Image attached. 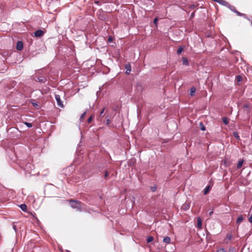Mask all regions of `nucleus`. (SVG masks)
<instances>
[{
  "instance_id": "nucleus-11",
  "label": "nucleus",
  "mask_w": 252,
  "mask_h": 252,
  "mask_svg": "<svg viewBox=\"0 0 252 252\" xmlns=\"http://www.w3.org/2000/svg\"><path fill=\"white\" fill-rule=\"evenodd\" d=\"M20 208L24 212H26L27 211V206L26 204H21L20 206Z\"/></svg>"
},
{
  "instance_id": "nucleus-9",
  "label": "nucleus",
  "mask_w": 252,
  "mask_h": 252,
  "mask_svg": "<svg viewBox=\"0 0 252 252\" xmlns=\"http://www.w3.org/2000/svg\"><path fill=\"white\" fill-rule=\"evenodd\" d=\"M104 111H105V108H102V109L101 110V111H100V114H99V117H98V120L99 121H101L100 120V118H103V116H104V115H103V113L104 112Z\"/></svg>"
},
{
  "instance_id": "nucleus-38",
  "label": "nucleus",
  "mask_w": 252,
  "mask_h": 252,
  "mask_svg": "<svg viewBox=\"0 0 252 252\" xmlns=\"http://www.w3.org/2000/svg\"><path fill=\"white\" fill-rule=\"evenodd\" d=\"M245 107L248 108L249 107V105L248 104H245Z\"/></svg>"
},
{
  "instance_id": "nucleus-1",
  "label": "nucleus",
  "mask_w": 252,
  "mask_h": 252,
  "mask_svg": "<svg viewBox=\"0 0 252 252\" xmlns=\"http://www.w3.org/2000/svg\"><path fill=\"white\" fill-rule=\"evenodd\" d=\"M70 202H71V207L74 209H76L77 210L81 211L82 210V203L81 202L71 200Z\"/></svg>"
},
{
  "instance_id": "nucleus-26",
  "label": "nucleus",
  "mask_w": 252,
  "mask_h": 252,
  "mask_svg": "<svg viewBox=\"0 0 252 252\" xmlns=\"http://www.w3.org/2000/svg\"><path fill=\"white\" fill-rule=\"evenodd\" d=\"M217 252H226L224 249H220L217 250Z\"/></svg>"
},
{
  "instance_id": "nucleus-40",
  "label": "nucleus",
  "mask_w": 252,
  "mask_h": 252,
  "mask_svg": "<svg viewBox=\"0 0 252 252\" xmlns=\"http://www.w3.org/2000/svg\"><path fill=\"white\" fill-rule=\"evenodd\" d=\"M13 227H14V229L15 230V229H16V227H15V226H13Z\"/></svg>"
},
{
  "instance_id": "nucleus-10",
  "label": "nucleus",
  "mask_w": 252,
  "mask_h": 252,
  "mask_svg": "<svg viewBox=\"0 0 252 252\" xmlns=\"http://www.w3.org/2000/svg\"><path fill=\"white\" fill-rule=\"evenodd\" d=\"M243 220V217H242V216H239V217L238 218V219L236 220V223L238 224H240L241 222H242V221Z\"/></svg>"
},
{
  "instance_id": "nucleus-12",
  "label": "nucleus",
  "mask_w": 252,
  "mask_h": 252,
  "mask_svg": "<svg viewBox=\"0 0 252 252\" xmlns=\"http://www.w3.org/2000/svg\"><path fill=\"white\" fill-rule=\"evenodd\" d=\"M131 71V68L130 65L128 66H126V73L127 74H129Z\"/></svg>"
},
{
  "instance_id": "nucleus-3",
  "label": "nucleus",
  "mask_w": 252,
  "mask_h": 252,
  "mask_svg": "<svg viewBox=\"0 0 252 252\" xmlns=\"http://www.w3.org/2000/svg\"><path fill=\"white\" fill-rule=\"evenodd\" d=\"M34 34L35 37H41L44 34V32L41 30H38L34 32Z\"/></svg>"
},
{
  "instance_id": "nucleus-8",
  "label": "nucleus",
  "mask_w": 252,
  "mask_h": 252,
  "mask_svg": "<svg viewBox=\"0 0 252 252\" xmlns=\"http://www.w3.org/2000/svg\"><path fill=\"white\" fill-rule=\"evenodd\" d=\"M196 92V89L195 87H191L190 90V95L193 96L195 94Z\"/></svg>"
},
{
  "instance_id": "nucleus-36",
  "label": "nucleus",
  "mask_w": 252,
  "mask_h": 252,
  "mask_svg": "<svg viewBox=\"0 0 252 252\" xmlns=\"http://www.w3.org/2000/svg\"><path fill=\"white\" fill-rule=\"evenodd\" d=\"M31 166H32V165H31V164L27 165H26V168H27L28 167V166H29V167H30Z\"/></svg>"
},
{
  "instance_id": "nucleus-29",
  "label": "nucleus",
  "mask_w": 252,
  "mask_h": 252,
  "mask_svg": "<svg viewBox=\"0 0 252 252\" xmlns=\"http://www.w3.org/2000/svg\"><path fill=\"white\" fill-rule=\"evenodd\" d=\"M110 123H111L110 120L109 119H107V120H106V125L109 126L110 124Z\"/></svg>"
},
{
  "instance_id": "nucleus-28",
  "label": "nucleus",
  "mask_w": 252,
  "mask_h": 252,
  "mask_svg": "<svg viewBox=\"0 0 252 252\" xmlns=\"http://www.w3.org/2000/svg\"><path fill=\"white\" fill-rule=\"evenodd\" d=\"M158 18H155L154 19V23L157 25V23H158Z\"/></svg>"
},
{
  "instance_id": "nucleus-30",
  "label": "nucleus",
  "mask_w": 252,
  "mask_h": 252,
  "mask_svg": "<svg viewBox=\"0 0 252 252\" xmlns=\"http://www.w3.org/2000/svg\"><path fill=\"white\" fill-rule=\"evenodd\" d=\"M249 221L252 223V214L250 216V218H249Z\"/></svg>"
},
{
  "instance_id": "nucleus-27",
  "label": "nucleus",
  "mask_w": 252,
  "mask_h": 252,
  "mask_svg": "<svg viewBox=\"0 0 252 252\" xmlns=\"http://www.w3.org/2000/svg\"><path fill=\"white\" fill-rule=\"evenodd\" d=\"M108 41L109 42H112L113 41V38L111 36H110L109 37H108Z\"/></svg>"
},
{
  "instance_id": "nucleus-41",
  "label": "nucleus",
  "mask_w": 252,
  "mask_h": 252,
  "mask_svg": "<svg viewBox=\"0 0 252 252\" xmlns=\"http://www.w3.org/2000/svg\"><path fill=\"white\" fill-rule=\"evenodd\" d=\"M155 190V188H153V191Z\"/></svg>"
},
{
  "instance_id": "nucleus-42",
  "label": "nucleus",
  "mask_w": 252,
  "mask_h": 252,
  "mask_svg": "<svg viewBox=\"0 0 252 252\" xmlns=\"http://www.w3.org/2000/svg\"><path fill=\"white\" fill-rule=\"evenodd\" d=\"M155 190V188H153V191Z\"/></svg>"
},
{
  "instance_id": "nucleus-5",
  "label": "nucleus",
  "mask_w": 252,
  "mask_h": 252,
  "mask_svg": "<svg viewBox=\"0 0 252 252\" xmlns=\"http://www.w3.org/2000/svg\"><path fill=\"white\" fill-rule=\"evenodd\" d=\"M197 227L200 229L202 228V220L199 217L197 218Z\"/></svg>"
},
{
  "instance_id": "nucleus-23",
  "label": "nucleus",
  "mask_w": 252,
  "mask_h": 252,
  "mask_svg": "<svg viewBox=\"0 0 252 252\" xmlns=\"http://www.w3.org/2000/svg\"><path fill=\"white\" fill-rule=\"evenodd\" d=\"M94 119V116L93 115H92L91 116H90L89 119H88V123H90L92 120Z\"/></svg>"
},
{
  "instance_id": "nucleus-13",
  "label": "nucleus",
  "mask_w": 252,
  "mask_h": 252,
  "mask_svg": "<svg viewBox=\"0 0 252 252\" xmlns=\"http://www.w3.org/2000/svg\"><path fill=\"white\" fill-rule=\"evenodd\" d=\"M209 191H210V186H208L204 189V194H207L209 192Z\"/></svg>"
},
{
  "instance_id": "nucleus-24",
  "label": "nucleus",
  "mask_w": 252,
  "mask_h": 252,
  "mask_svg": "<svg viewBox=\"0 0 252 252\" xmlns=\"http://www.w3.org/2000/svg\"><path fill=\"white\" fill-rule=\"evenodd\" d=\"M242 80V77L240 75L237 76V81L238 82H241Z\"/></svg>"
},
{
  "instance_id": "nucleus-25",
  "label": "nucleus",
  "mask_w": 252,
  "mask_h": 252,
  "mask_svg": "<svg viewBox=\"0 0 252 252\" xmlns=\"http://www.w3.org/2000/svg\"><path fill=\"white\" fill-rule=\"evenodd\" d=\"M86 112H84L81 116L80 117V120L81 121H82V120L84 119V118L85 117V115H86Z\"/></svg>"
},
{
  "instance_id": "nucleus-6",
  "label": "nucleus",
  "mask_w": 252,
  "mask_h": 252,
  "mask_svg": "<svg viewBox=\"0 0 252 252\" xmlns=\"http://www.w3.org/2000/svg\"><path fill=\"white\" fill-rule=\"evenodd\" d=\"M183 64L185 65L188 66L189 65V61L187 58L183 57L182 58Z\"/></svg>"
},
{
  "instance_id": "nucleus-35",
  "label": "nucleus",
  "mask_w": 252,
  "mask_h": 252,
  "mask_svg": "<svg viewBox=\"0 0 252 252\" xmlns=\"http://www.w3.org/2000/svg\"><path fill=\"white\" fill-rule=\"evenodd\" d=\"M234 252V249H230V250H229V252Z\"/></svg>"
},
{
  "instance_id": "nucleus-17",
  "label": "nucleus",
  "mask_w": 252,
  "mask_h": 252,
  "mask_svg": "<svg viewBox=\"0 0 252 252\" xmlns=\"http://www.w3.org/2000/svg\"><path fill=\"white\" fill-rule=\"evenodd\" d=\"M183 50H184V49L182 47H180L177 50V53L178 54H180L182 53V52L183 51Z\"/></svg>"
},
{
  "instance_id": "nucleus-33",
  "label": "nucleus",
  "mask_w": 252,
  "mask_h": 252,
  "mask_svg": "<svg viewBox=\"0 0 252 252\" xmlns=\"http://www.w3.org/2000/svg\"><path fill=\"white\" fill-rule=\"evenodd\" d=\"M213 214V210H212L209 213V215L211 216Z\"/></svg>"
},
{
  "instance_id": "nucleus-39",
  "label": "nucleus",
  "mask_w": 252,
  "mask_h": 252,
  "mask_svg": "<svg viewBox=\"0 0 252 252\" xmlns=\"http://www.w3.org/2000/svg\"><path fill=\"white\" fill-rule=\"evenodd\" d=\"M193 15H194V13H192V14H191V17H193Z\"/></svg>"
},
{
  "instance_id": "nucleus-16",
  "label": "nucleus",
  "mask_w": 252,
  "mask_h": 252,
  "mask_svg": "<svg viewBox=\"0 0 252 252\" xmlns=\"http://www.w3.org/2000/svg\"><path fill=\"white\" fill-rule=\"evenodd\" d=\"M232 238V235L231 234L228 233L226 236V240H231Z\"/></svg>"
},
{
  "instance_id": "nucleus-37",
  "label": "nucleus",
  "mask_w": 252,
  "mask_h": 252,
  "mask_svg": "<svg viewBox=\"0 0 252 252\" xmlns=\"http://www.w3.org/2000/svg\"><path fill=\"white\" fill-rule=\"evenodd\" d=\"M205 127L204 126L202 127H201V130H205Z\"/></svg>"
},
{
  "instance_id": "nucleus-32",
  "label": "nucleus",
  "mask_w": 252,
  "mask_h": 252,
  "mask_svg": "<svg viewBox=\"0 0 252 252\" xmlns=\"http://www.w3.org/2000/svg\"><path fill=\"white\" fill-rule=\"evenodd\" d=\"M108 172L107 171H106L104 175L105 177H107L108 176Z\"/></svg>"
},
{
  "instance_id": "nucleus-4",
  "label": "nucleus",
  "mask_w": 252,
  "mask_h": 252,
  "mask_svg": "<svg viewBox=\"0 0 252 252\" xmlns=\"http://www.w3.org/2000/svg\"><path fill=\"white\" fill-rule=\"evenodd\" d=\"M17 49L19 51H21L23 48V44L22 41H18L16 45Z\"/></svg>"
},
{
  "instance_id": "nucleus-2",
  "label": "nucleus",
  "mask_w": 252,
  "mask_h": 252,
  "mask_svg": "<svg viewBox=\"0 0 252 252\" xmlns=\"http://www.w3.org/2000/svg\"><path fill=\"white\" fill-rule=\"evenodd\" d=\"M55 99L57 101L58 105L60 107H63V102L62 101L61 99L60 95L59 94H55Z\"/></svg>"
},
{
  "instance_id": "nucleus-21",
  "label": "nucleus",
  "mask_w": 252,
  "mask_h": 252,
  "mask_svg": "<svg viewBox=\"0 0 252 252\" xmlns=\"http://www.w3.org/2000/svg\"><path fill=\"white\" fill-rule=\"evenodd\" d=\"M214 1L218 2V3L222 4H223L224 3H225V1L223 0H214Z\"/></svg>"
},
{
  "instance_id": "nucleus-31",
  "label": "nucleus",
  "mask_w": 252,
  "mask_h": 252,
  "mask_svg": "<svg viewBox=\"0 0 252 252\" xmlns=\"http://www.w3.org/2000/svg\"><path fill=\"white\" fill-rule=\"evenodd\" d=\"M234 12L237 14L238 15L241 16L242 14L237 10H234Z\"/></svg>"
},
{
  "instance_id": "nucleus-15",
  "label": "nucleus",
  "mask_w": 252,
  "mask_h": 252,
  "mask_svg": "<svg viewBox=\"0 0 252 252\" xmlns=\"http://www.w3.org/2000/svg\"><path fill=\"white\" fill-rule=\"evenodd\" d=\"M243 160H239L238 163L237 164V168H241L243 165Z\"/></svg>"
},
{
  "instance_id": "nucleus-20",
  "label": "nucleus",
  "mask_w": 252,
  "mask_h": 252,
  "mask_svg": "<svg viewBox=\"0 0 252 252\" xmlns=\"http://www.w3.org/2000/svg\"><path fill=\"white\" fill-rule=\"evenodd\" d=\"M233 136L237 139H240V137L238 135V134L237 133V132H233Z\"/></svg>"
},
{
  "instance_id": "nucleus-18",
  "label": "nucleus",
  "mask_w": 252,
  "mask_h": 252,
  "mask_svg": "<svg viewBox=\"0 0 252 252\" xmlns=\"http://www.w3.org/2000/svg\"><path fill=\"white\" fill-rule=\"evenodd\" d=\"M154 240V238L152 236H149L148 238H147V243H150L151 242H152Z\"/></svg>"
},
{
  "instance_id": "nucleus-7",
  "label": "nucleus",
  "mask_w": 252,
  "mask_h": 252,
  "mask_svg": "<svg viewBox=\"0 0 252 252\" xmlns=\"http://www.w3.org/2000/svg\"><path fill=\"white\" fill-rule=\"evenodd\" d=\"M170 238L168 236H166L164 237L163 239V241L166 244H169L170 243Z\"/></svg>"
},
{
  "instance_id": "nucleus-34",
  "label": "nucleus",
  "mask_w": 252,
  "mask_h": 252,
  "mask_svg": "<svg viewBox=\"0 0 252 252\" xmlns=\"http://www.w3.org/2000/svg\"><path fill=\"white\" fill-rule=\"evenodd\" d=\"M32 105H33V106H38L37 104V103H34V102L32 103Z\"/></svg>"
},
{
  "instance_id": "nucleus-19",
  "label": "nucleus",
  "mask_w": 252,
  "mask_h": 252,
  "mask_svg": "<svg viewBox=\"0 0 252 252\" xmlns=\"http://www.w3.org/2000/svg\"><path fill=\"white\" fill-rule=\"evenodd\" d=\"M38 81L40 82H44L46 81V79L44 77H39L38 78Z\"/></svg>"
},
{
  "instance_id": "nucleus-14",
  "label": "nucleus",
  "mask_w": 252,
  "mask_h": 252,
  "mask_svg": "<svg viewBox=\"0 0 252 252\" xmlns=\"http://www.w3.org/2000/svg\"><path fill=\"white\" fill-rule=\"evenodd\" d=\"M222 121L223 122V123L225 124V125H227L228 123H229V121H228V119L226 118V117H223L222 119Z\"/></svg>"
},
{
  "instance_id": "nucleus-22",
  "label": "nucleus",
  "mask_w": 252,
  "mask_h": 252,
  "mask_svg": "<svg viewBox=\"0 0 252 252\" xmlns=\"http://www.w3.org/2000/svg\"><path fill=\"white\" fill-rule=\"evenodd\" d=\"M28 127H31L32 126V123L25 122L24 123Z\"/></svg>"
}]
</instances>
